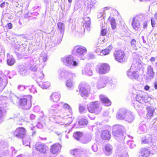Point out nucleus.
Segmentation results:
<instances>
[{"instance_id":"nucleus-33","label":"nucleus","mask_w":157,"mask_h":157,"mask_svg":"<svg viewBox=\"0 0 157 157\" xmlns=\"http://www.w3.org/2000/svg\"><path fill=\"white\" fill-rule=\"evenodd\" d=\"M112 149L113 147L111 145L107 144L105 146L104 151L107 155H109L112 153Z\"/></svg>"},{"instance_id":"nucleus-60","label":"nucleus","mask_w":157,"mask_h":157,"mask_svg":"<svg viewBox=\"0 0 157 157\" xmlns=\"http://www.w3.org/2000/svg\"><path fill=\"white\" fill-rule=\"evenodd\" d=\"M106 29L105 28L102 29L101 30V35L104 36L106 34Z\"/></svg>"},{"instance_id":"nucleus-48","label":"nucleus","mask_w":157,"mask_h":157,"mask_svg":"<svg viewBox=\"0 0 157 157\" xmlns=\"http://www.w3.org/2000/svg\"><path fill=\"white\" fill-rule=\"evenodd\" d=\"M66 85L67 87L71 88L74 86V83L71 79H68L66 82Z\"/></svg>"},{"instance_id":"nucleus-64","label":"nucleus","mask_w":157,"mask_h":157,"mask_svg":"<svg viewBox=\"0 0 157 157\" xmlns=\"http://www.w3.org/2000/svg\"><path fill=\"white\" fill-rule=\"evenodd\" d=\"M6 27L8 28V29H10L12 28L13 25L11 23H9L7 24L6 25Z\"/></svg>"},{"instance_id":"nucleus-49","label":"nucleus","mask_w":157,"mask_h":157,"mask_svg":"<svg viewBox=\"0 0 157 157\" xmlns=\"http://www.w3.org/2000/svg\"><path fill=\"white\" fill-rule=\"evenodd\" d=\"M142 103H140L139 101L136 100L133 103V106L136 109H138V108H140L141 106Z\"/></svg>"},{"instance_id":"nucleus-51","label":"nucleus","mask_w":157,"mask_h":157,"mask_svg":"<svg viewBox=\"0 0 157 157\" xmlns=\"http://www.w3.org/2000/svg\"><path fill=\"white\" fill-rule=\"evenodd\" d=\"M110 23L112 29H115L116 28V21L114 18H111L110 20Z\"/></svg>"},{"instance_id":"nucleus-41","label":"nucleus","mask_w":157,"mask_h":157,"mask_svg":"<svg viewBox=\"0 0 157 157\" xmlns=\"http://www.w3.org/2000/svg\"><path fill=\"white\" fill-rule=\"evenodd\" d=\"M147 116L148 118H151L153 116V113L154 110L150 107H148L147 108Z\"/></svg>"},{"instance_id":"nucleus-35","label":"nucleus","mask_w":157,"mask_h":157,"mask_svg":"<svg viewBox=\"0 0 157 157\" xmlns=\"http://www.w3.org/2000/svg\"><path fill=\"white\" fill-rule=\"evenodd\" d=\"M58 30L61 34V36L62 37L64 32L65 25L62 22H59L57 23Z\"/></svg>"},{"instance_id":"nucleus-16","label":"nucleus","mask_w":157,"mask_h":157,"mask_svg":"<svg viewBox=\"0 0 157 157\" xmlns=\"http://www.w3.org/2000/svg\"><path fill=\"white\" fill-rule=\"evenodd\" d=\"M62 104L63 107L64 109L68 110L69 113V114H67L66 113H64V115H66V117H68L69 119V122L67 123L66 124V125H69L71 123L72 121V119L71 118L72 117V110L71 107L68 104L63 103H62Z\"/></svg>"},{"instance_id":"nucleus-42","label":"nucleus","mask_w":157,"mask_h":157,"mask_svg":"<svg viewBox=\"0 0 157 157\" xmlns=\"http://www.w3.org/2000/svg\"><path fill=\"white\" fill-rule=\"evenodd\" d=\"M10 99L12 102L14 104L17 103L18 100V97L12 94H10Z\"/></svg>"},{"instance_id":"nucleus-37","label":"nucleus","mask_w":157,"mask_h":157,"mask_svg":"<svg viewBox=\"0 0 157 157\" xmlns=\"http://www.w3.org/2000/svg\"><path fill=\"white\" fill-rule=\"evenodd\" d=\"M19 72L23 75H26L27 74L26 67L23 65H20L19 66Z\"/></svg>"},{"instance_id":"nucleus-62","label":"nucleus","mask_w":157,"mask_h":157,"mask_svg":"<svg viewBox=\"0 0 157 157\" xmlns=\"http://www.w3.org/2000/svg\"><path fill=\"white\" fill-rule=\"evenodd\" d=\"M92 149L94 152H96L98 151V147L96 144H94L92 146Z\"/></svg>"},{"instance_id":"nucleus-36","label":"nucleus","mask_w":157,"mask_h":157,"mask_svg":"<svg viewBox=\"0 0 157 157\" xmlns=\"http://www.w3.org/2000/svg\"><path fill=\"white\" fill-rule=\"evenodd\" d=\"M150 152L148 149L143 148L141 150V156L143 157H147L150 154Z\"/></svg>"},{"instance_id":"nucleus-18","label":"nucleus","mask_w":157,"mask_h":157,"mask_svg":"<svg viewBox=\"0 0 157 157\" xmlns=\"http://www.w3.org/2000/svg\"><path fill=\"white\" fill-rule=\"evenodd\" d=\"M36 149L40 153L45 154L48 149V147L44 144H36L35 146Z\"/></svg>"},{"instance_id":"nucleus-44","label":"nucleus","mask_w":157,"mask_h":157,"mask_svg":"<svg viewBox=\"0 0 157 157\" xmlns=\"http://www.w3.org/2000/svg\"><path fill=\"white\" fill-rule=\"evenodd\" d=\"M147 131V128L145 124L141 125L139 127L138 132L140 133H142L146 132Z\"/></svg>"},{"instance_id":"nucleus-50","label":"nucleus","mask_w":157,"mask_h":157,"mask_svg":"<svg viewBox=\"0 0 157 157\" xmlns=\"http://www.w3.org/2000/svg\"><path fill=\"white\" fill-rule=\"evenodd\" d=\"M78 123L80 125H86L88 124V121L86 119L82 118L80 120Z\"/></svg>"},{"instance_id":"nucleus-15","label":"nucleus","mask_w":157,"mask_h":157,"mask_svg":"<svg viewBox=\"0 0 157 157\" xmlns=\"http://www.w3.org/2000/svg\"><path fill=\"white\" fill-rule=\"evenodd\" d=\"M20 106L22 109H29L31 105V100L28 101L25 98L21 99L19 102Z\"/></svg>"},{"instance_id":"nucleus-5","label":"nucleus","mask_w":157,"mask_h":157,"mask_svg":"<svg viewBox=\"0 0 157 157\" xmlns=\"http://www.w3.org/2000/svg\"><path fill=\"white\" fill-rule=\"evenodd\" d=\"M127 74L128 76L131 79H138L139 74L137 67L134 65H132L130 69L127 71Z\"/></svg>"},{"instance_id":"nucleus-8","label":"nucleus","mask_w":157,"mask_h":157,"mask_svg":"<svg viewBox=\"0 0 157 157\" xmlns=\"http://www.w3.org/2000/svg\"><path fill=\"white\" fill-rule=\"evenodd\" d=\"M73 52H75L77 56L82 58L86 53V48L82 46H76L73 49Z\"/></svg>"},{"instance_id":"nucleus-59","label":"nucleus","mask_w":157,"mask_h":157,"mask_svg":"<svg viewBox=\"0 0 157 157\" xmlns=\"http://www.w3.org/2000/svg\"><path fill=\"white\" fill-rule=\"evenodd\" d=\"M33 110L35 112H39L40 110V108L38 105L34 107Z\"/></svg>"},{"instance_id":"nucleus-61","label":"nucleus","mask_w":157,"mask_h":157,"mask_svg":"<svg viewBox=\"0 0 157 157\" xmlns=\"http://www.w3.org/2000/svg\"><path fill=\"white\" fill-rule=\"evenodd\" d=\"M147 21H144L143 24V27L144 29L147 28Z\"/></svg>"},{"instance_id":"nucleus-11","label":"nucleus","mask_w":157,"mask_h":157,"mask_svg":"<svg viewBox=\"0 0 157 157\" xmlns=\"http://www.w3.org/2000/svg\"><path fill=\"white\" fill-rule=\"evenodd\" d=\"M136 99L140 103H147L151 100V98L145 92H141L136 95Z\"/></svg>"},{"instance_id":"nucleus-63","label":"nucleus","mask_w":157,"mask_h":157,"mask_svg":"<svg viewBox=\"0 0 157 157\" xmlns=\"http://www.w3.org/2000/svg\"><path fill=\"white\" fill-rule=\"evenodd\" d=\"M33 11H38L39 10V7L38 6H36L33 8Z\"/></svg>"},{"instance_id":"nucleus-40","label":"nucleus","mask_w":157,"mask_h":157,"mask_svg":"<svg viewBox=\"0 0 157 157\" xmlns=\"http://www.w3.org/2000/svg\"><path fill=\"white\" fill-rule=\"evenodd\" d=\"M22 141L23 144L25 146H29L30 144V139L29 136H26L22 138Z\"/></svg>"},{"instance_id":"nucleus-47","label":"nucleus","mask_w":157,"mask_h":157,"mask_svg":"<svg viewBox=\"0 0 157 157\" xmlns=\"http://www.w3.org/2000/svg\"><path fill=\"white\" fill-rule=\"evenodd\" d=\"M82 136V133L79 132H77L73 134L74 137L78 140H79L80 138Z\"/></svg>"},{"instance_id":"nucleus-30","label":"nucleus","mask_w":157,"mask_h":157,"mask_svg":"<svg viewBox=\"0 0 157 157\" xmlns=\"http://www.w3.org/2000/svg\"><path fill=\"white\" fill-rule=\"evenodd\" d=\"M152 136L149 134L142 137L141 142L143 144H148L152 142Z\"/></svg>"},{"instance_id":"nucleus-7","label":"nucleus","mask_w":157,"mask_h":157,"mask_svg":"<svg viewBox=\"0 0 157 157\" xmlns=\"http://www.w3.org/2000/svg\"><path fill=\"white\" fill-rule=\"evenodd\" d=\"M71 153L75 157H84L85 155H88L89 152L88 151L84 149H75L71 151Z\"/></svg>"},{"instance_id":"nucleus-4","label":"nucleus","mask_w":157,"mask_h":157,"mask_svg":"<svg viewBox=\"0 0 157 157\" xmlns=\"http://www.w3.org/2000/svg\"><path fill=\"white\" fill-rule=\"evenodd\" d=\"M99 105L100 103L98 101L90 102L87 105L88 110L91 113L98 114L101 110Z\"/></svg>"},{"instance_id":"nucleus-52","label":"nucleus","mask_w":157,"mask_h":157,"mask_svg":"<svg viewBox=\"0 0 157 157\" xmlns=\"http://www.w3.org/2000/svg\"><path fill=\"white\" fill-rule=\"evenodd\" d=\"M2 78L0 77V92L3 90L6 85V84L5 83L3 84V83H2Z\"/></svg>"},{"instance_id":"nucleus-32","label":"nucleus","mask_w":157,"mask_h":157,"mask_svg":"<svg viewBox=\"0 0 157 157\" xmlns=\"http://www.w3.org/2000/svg\"><path fill=\"white\" fill-rule=\"evenodd\" d=\"M101 137L102 139L108 140L110 138V135L108 130L102 131L101 132Z\"/></svg>"},{"instance_id":"nucleus-45","label":"nucleus","mask_w":157,"mask_h":157,"mask_svg":"<svg viewBox=\"0 0 157 157\" xmlns=\"http://www.w3.org/2000/svg\"><path fill=\"white\" fill-rule=\"evenodd\" d=\"M36 78L43 79L44 77V75L42 71H39L35 74Z\"/></svg>"},{"instance_id":"nucleus-29","label":"nucleus","mask_w":157,"mask_h":157,"mask_svg":"<svg viewBox=\"0 0 157 157\" xmlns=\"http://www.w3.org/2000/svg\"><path fill=\"white\" fill-rule=\"evenodd\" d=\"M100 100L104 105L109 106L111 105V102L110 100L106 97L103 95H101L100 96Z\"/></svg>"},{"instance_id":"nucleus-17","label":"nucleus","mask_w":157,"mask_h":157,"mask_svg":"<svg viewBox=\"0 0 157 157\" xmlns=\"http://www.w3.org/2000/svg\"><path fill=\"white\" fill-rule=\"evenodd\" d=\"M109 81V80L108 77L104 76L101 77L98 82L97 87L99 89L104 87Z\"/></svg>"},{"instance_id":"nucleus-20","label":"nucleus","mask_w":157,"mask_h":157,"mask_svg":"<svg viewBox=\"0 0 157 157\" xmlns=\"http://www.w3.org/2000/svg\"><path fill=\"white\" fill-rule=\"evenodd\" d=\"M61 146L59 143H56L52 145L50 147V151L54 154H56L60 151Z\"/></svg>"},{"instance_id":"nucleus-1","label":"nucleus","mask_w":157,"mask_h":157,"mask_svg":"<svg viewBox=\"0 0 157 157\" xmlns=\"http://www.w3.org/2000/svg\"><path fill=\"white\" fill-rule=\"evenodd\" d=\"M47 60V56L46 54L41 56L40 59H35L30 58V68L33 72H36L43 69L44 66V62Z\"/></svg>"},{"instance_id":"nucleus-24","label":"nucleus","mask_w":157,"mask_h":157,"mask_svg":"<svg viewBox=\"0 0 157 157\" xmlns=\"http://www.w3.org/2000/svg\"><path fill=\"white\" fill-rule=\"evenodd\" d=\"M127 111L124 109H120L117 112L116 117L117 120H124V119Z\"/></svg>"},{"instance_id":"nucleus-14","label":"nucleus","mask_w":157,"mask_h":157,"mask_svg":"<svg viewBox=\"0 0 157 157\" xmlns=\"http://www.w3.org/2000/svg\"><path fill=\"white\" fill-rule=\"evenodd\" d=\"M124 55V52L121 49L116 50L114 52L115 59L119 62H121L123 61Z\"/></svg>"},{"instance_id":"nucleus-2","label":"nucleus","mask_w":157,"mask_h":157,"mask_svg":"<svg viewBox=\"0 0 157 157\" xmlns=\"http://www.w3.org/2000/svg\"><path fill=\"white\" fill-rule=\"evenodd\" d=\"M61 60L66 66L71 68L76 67L79 63L78 61L74 60L73 57L71 55L62 58Z\"/></svg>"},{"instance_id":"nucleus-54","label":"nucleus","mask_w":157,"mask_h":157,"mask_svg":"<svg viewBox=\"0 0 157 157\" xmlns=\"http://www.w3.org/2000/svg\"><path fill=\"white\" fill-rule=\"evenodd\" d=\"M136 41L135 40L133 39L131 42V45L132 48L134 49L136 48Z\"/></svg>"},{"instance_id":"nucleus-12","label":"nucleus","mask_w":157,"mask_h":157,"mask_svg":"<svg viewBox=\"0 0 157 157\" xmlns=\"http://www.w3.org/2000/svg\"><path fill=\"white\" fill-rule=\"evenodd\" d=\"M13 135L18 138L21 139L26 136V130L23 127L17 128L13 132Z\"/></svg>"},{"instance_id":"nucleus-46","label":"nucleus","mask_w":157,"mask_h":157,"mask_svg":"<svg viewBox=\"0 0 157 157\" xmlns=\"http://www.w3.org/2000/svg\"><path fill=\"white\" fill-rule=\"evenodd\" d=\"M82 2L80 1H79L76 3L75 5V9L77 10L78 9H81L84 8V6L82 5Z\"/></svg>"},{"instance_id":"nucleus-31","label":"nucleus","mask_w":157,"mask_h":157,"mask_svg":"<svg viewBox=\"0 0 157 157\" xmlns=\"http://www.w3.org/2000/svg\"><path fill=\"white\" fill-rule=\"evenodd\" d=\"M60 97V94L57 92L53 93L51 96V100L55 102H57L59 99Z\"/></svg>"},{"instance_id":"nucleus-58","label":"nucleus","mask_w":157,"mask_h":157,"mask_svg":"<svg viewBox=\"0 0 157 157\" xmlns=\"http://www.w3.org/2000/svg\"><path fill=\"white\" fill-rule=\"evenodd\" d=\"M27 86H25L23 85H19L18 86V89L21 91H23L26 89H28Z\"/></svg>"},{"instance_id":"nucleus-57","label":"nucleus","mask_w":157,"mask_h":157,"mask_svg":"<svg viewBox=\"0 0 157 157\" xmlns=\"http://www.w3.org/2000/svg\"><path fill=\"white\" fill-rule=\"evenodd\" d=\"M97 46L95 47V49H94L95 52L96 53H98L100 52L101 51V50L99 48V46L100 45V43H98L97 44Z\"/></svg>"},{"instance_id":"nucleus-9","label":"nucleus","mask_w":157,"mask_h":157,"mask_svg":"<svg viewBox=\"0 0 157 157\" xmlns=\"http://www.w3.org/2000/svg\"><path fill=\"white\" fill-rule=\"evenodd\" d=\"M58 73L59 74V78L61 80L67 78H71L75 76L74 74L63 69L59 70Z\"/></svg>"},{"instance_id":"nucleus-38","label":"nucleus","mask_w":157,"mask_h":157,"mask_svg":"<svg viewBox=\"0 0 157 157\" xmlns=\"http://www.w3.org/2000/svg\"><path fill=\"white\" fill-rule=\"evenodd\" d=\"M113 47L112 45H109L106 48L102 50L101 51V53L102 55H106L108 54L112 48Z\"/></svg>"},{"instance_id":"nucleus-25","label":"nucleus","mask_w":157,"mask_h":157,"mask_svg":"<svg viewBox=\"0 0 157 157\" xmlns=\"http://www.w3.org/2000/svg\"><path fill=\"white\" fill-rule=\"evenodd\" d=\"M56 121V123H59L60 122H62L64 120H68V117H66V115H61L60 116H55L53 118Z\"/></svg>"},{"instance_id":"nucleus-27","label":"nucleus","mask_w":157,"mask_h":157,"mask_svg":"<svg viewBox=\"0 0 157 157\" xmlns=\"http://www.w3.org/2000/svg\"><path fill=\"white\" fill-rule=\"evenodd\" d=\"M90 69V65L89 64H87L82 70V74L89 76L91 75L92 74V72Z\"/></svg>"},{"instance_id":"nucleus-56","label":"nucleus","mask_w":157,"mask_h":157,"mask_svg":"<svg viewBox=\"0 0 157 157\" xmlns=\"http://www.w3.org/2000/svg\"><path fill=\"white\" fill-rule=\"evenodd\" d=\"M27 87L28 88V89L29 90L30 92H33L34 94L37 93L36 90L34 88H33V87L27 86Z\"/></svg>"},{"instance_id":"nucleus-55","label":"nucleus","mask_w":157,"mask_h":157,"mask_svg":"<svg viewBox=\"0 0 157 157\" xmlns=\"http://www.w3.org/2000/svg\"><path fill=\"white\" fill-rule=\"evenodd\" d=\"M91 140L90 138H88L87 137H84V139L82 140L81 143L83 144H86Z\"/></svg>"},{"instance_id":"nucleus-6","label":"nucleus","mask_w":157,"mask_h":157,"mask_svg":"<svg viewBox=\"0 0 157 157\" xmlns=\"http://www.w3.org/2000/svg\"><path fill=\"white\" fill-rule=\"evenodd\" d=\"M145 19V17L143 15H137L133 17L132 23V28L136 30H138L140 27V21H142Z\"/></svg>"},{"instance_id":"nucleus-10","label":"nucleus","mask_w":157,"mask_h":157,"mask_svg":"<svg viewBox=\"0 0 157 157\" xmlns=\"http://www.w3.org/2000/svg\"><path fill=\"white\" fill-rule=\"evenodd\" d=\"M8 99V98L6 96H0V124L3 121L2 117L4 111L3 108Z\"/></svg>"},{"instance_id":"nucleus-19","label":"nucleus","mask_w":157,"mask_h":157,"mask_svg":"<svg viewBox=\"0 0 157 157\" xmlns=\"http://www.w3.org/2000/svg\"><path fill=\"white\" fill-rule=\"evenodd\" d=\"M155 72L153 71V67L151 65H148L147 68L146 77L148 79H151L154 78Z\"/></svg>"},{"instance_id":"nucleus-26","label":"nucleus","mask_w":157,"mask_h":157,"mask_svg":"<svg viewBox=\"0 0 157 157\" xmlns=\"http://www.w3.org/2000/svg\"><path fill=\"white\" fill-rule=\"evenodd\" d=\"M83 26L87 30H89L91 25V20L89 17H86L84 18Z\"/></svg>"},{"instance_id":"nucleus-22","label":"nucleus","mask_w":157,"mask_h":157,"mask_svg":"<svg viewBox=\"0 0 157 157\" xmlns=\"http://www.w3.org/2000/svg\"><path fill=\"white\" fill-rule=\"evenodd\" d=\"M79 87V93L82 96H87L88 94L89 86H85L84 85H80Z\"/></svg>"},{"instance_id":"nucleus-43","label":"nucleus","mask_w":157,"mask_h":157,"mask_svg":"<svg viewBox=\"0 0 157 157\" xmlns=\"http://www.w3.org/2000/svg\"><path fill=\"white\" fill-rule=\"evenodd\" d=\"M50 84L48 82H41L39 84V86L43 89H47L50 86Z\"/></svg>"},{"instance_id":"nucleus-21","label":"nucleus","mask_w":157,"mask_h":157,"mask_svg":"<svg viewBox=\"0 0 157 157\" xmlns=\"http://www.w3.org/2000/svg\"><path fill=\"white\" fill-rule=\"evenodd\" d=\"M109 67L107 64H102L99 69V73L101 74H105L109 71Z\"/></svg>"},{"instance_id":"nucleus-3","label":"nucleus","mask_w":157,"mask_h":157,"mask_svg":"<svg viewBox=\"0 0 157 157\" xmlns=\"http://www.w3.org/2000/svg\"><path fill=\"white\" fill-rule=\"evenodd\" d=\"M124 129V127L120 125L117 124L113 126V134L117 140H121L124 139L125 137L123 135L122 132Z\"/></svg>"},{"instance_id":"nucleus-39","label":"nucleus","mask_w":157,"mask_h":157,"mask_svg":"<svg viewBox=\"0 0 157 157\" xmlns=\"http://www.w3.org/2000/svg\"><path fill=\"white\" fill-rule=\"evenodd\" d=\"M109 8V7H105L101 10L98 13L97 17L98 19L103 18L105 16V10Z\"/></svg>"},{"instance_id":"nucleus-23","label":"nucleus","mask_w":157,"mask_h":157,"mask_svg":"<svg viewBox=\"0 0 157 157\" xmlns=\"http://www.w3.org/2000/svg\"><path fill=\"white\" fill-rule=\"evenodd\" d=\"M59 105H53L48 110V116L49 117H53L59 112Z\"/></svg>"},{"instance_id":"nucleus-53","label":"nucleus","mask_w":157,"mask_h":157,"mask_svg":"<svg viewBox=\"0 0 157 157\" xmlns=\"http://www.w3.org/2000/svg\"><path fill=\"white\" fill-rule=\"evenodd\" d=\"M127 143L130 148H133L135 147L136 145L132 141L128 140Z\"/></svg>"},{"instance_id":"nucleus-28","label":"nucleus","mask_w":157,"mask_h":157,"mask_svg":"<svg viewBox=\"0 0 157 157\" xmlns=\"http://www.w3.org/2000/svg\"><path fill=\"white\" fill-rule=\"evenodd\" d=\"M134 118V116L131 113V112L127 111L124 119L125 120L128 122L130 123L133 121Z\"/></svg>"},{"instance_id":"nucleus-13","label":"nucleus","mask_w":157,"mask_h":157,"mask_svg":"<svg viewBox=\"0 0 157 157\" xmlns=\"http://www.w3.org/2000/svg\"><path fill=\"white\" fill-rule=\"evenodd\" d=\"M84 8H86L87 14L90 13L91 8L95 5H97V4L96 2L94 0L92 1L91 0H84Z\"/></svg>"},{"instance_id":"nucleus-34","label":"nucleus","mask_w":157,"mask_h":157,"mask_svg":"<svg viewBox=\"0 0 157 157\" xmlns=\"http://www.w3.org/2000/svg\"><path fill=\"white\" fill-rule=\"evenodd\" d=\"M7 57V62L8 65L10 66L13 65L15 62V60L13 56L8 54Z\"/></svg>"}]
</instances>
